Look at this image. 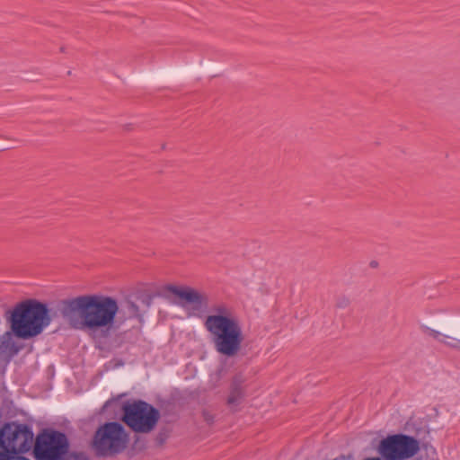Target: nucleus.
<instances>
[{
	"label": "nucleus",
	"mask_w": 460,
	"mask_h": 460,
	"mask_svg": "<svg viewBox=\"0 0 460 460\" xmlns=\"http://www.w3.org/2000/svg\"><path fill=\"white\" fill-rule=\"evenodd\" d=\"M58 309L71 323L79 316L81 327L90 331H109L115 323L120 324L124 322L118 316L121 313L118 301L109 296L83 295L63 299L58 302Z\"/></svg>",
	"instance_id": "nucleus-1"
},
{
	"label": "nucleus",
	"mask_w": 460,
	"mask_h": 460,
	"mask_svg": "<svg viewBox=\"0 0 460 460\" xmlns=\"http://www.w3.org/2000/svg\"><path fill=\"white\" fill-rule=\"evenodd\" d=\"M7 314L13 333L23 340L40 334L52 321L47 304L37 299L22 301Z\"/></svg>",
	"instance_id": "nucleus-2"
},
{
	"label": "nucleus",
	"mask_w": 460,
	"mask_h": 460,
	"mask_svg": "<svg viewBox=\"0 0 460 460\" xmlns=\"http://www.w3.org/2000/svg\"><path fill=\"white\" fill-rule=\"evenodd\" d=\"M66 435L55 429H43L36 437L33 454L36 460H89L84 452L69 451Z\"/></svg>",
	"instance_id": "nucleus-3"
},
{
	"label": "nucleus",
	"mask_w": 460,
	"mask_h": 460,
	"mask_svg": "<svg viewBox=\"0 0 460 460\" xmlns=\"http://www.w3.org/2000/svg\"><path fill=\"white\" fill-rule=\"evenodd\" d=\"M129 441L128 433L118 421H109L95 431L91 447L97 457H110L122 453Z\"/></svg>",
	"instance_id": "nucleus-4"
},
{
	"label": "nucleus",
	"mask_w": 460,
	"mask_h": 460,
	"mask_svg": "<svg viewBox=\"0 0 460 460\" xmlns=\"http://www.w3.org/2000/svg\"><path fill=\"white\" fill-rule=\"evenodd\" d=\"M217 353L232 358L238 354L243 341V333L239 319H216L215 325L206 328Z\"/></svg>",
	"instance_id": "nucleus-5"
},
{
	"label": "nucleus",
	"mask_w": 460,
	"mask_h": 460,
	"mask_svg": "<svg viewBox=\"0 0 460 460\" xmlns=\"http://www.w3.org/2000/svg\"><path fill=\"white\" fill-rule=\"evenodd\" d=\"M121 411V420L135 433H150L161 418L159 410L143 400L124 402Z\"/></svg>",
	"instance_id": "nucleus-6"
},
{
	"label": "nucleus",
	"mask_w": 460,
	"mask_h": 460,
	"mask_svg": "<svg viewBox=\"0 0 460 460\" xmlns=\"http://www.w3.org/2000/svg\"><path fill=\"white\" fill-rule=\"evenodd\" d=\"M33 437L32 429L27 424L5 423L0 429V453L22 456L31 448Z\"/></svg>",
	"instance_id": "nucleus-7"
},
{
	"label": "nucleus",
	"mask_w": 460,
	"mask_h": 460,
	"mask_svg": "<svg viewBox=\"0 0 460 460\" xmlns=\"http://www.w3.org/2000/svg\"><path fill=\"white\" fill-rule=\"evenodd\" d=\"M420 450V442L405 434L389 435L378 446L379 454L385 460H405L414 456Z\"/></svg>",
	"instance_id": "nucleus-8"
},
{
	"label": "nucleus",
	"mask_w": 460,
	"mask_h": 460,
	"mask_svg": "<svg viewBox=\"0 0 460 460\" xmlns=\"http://www.w3.org/2000/svg\"><path fill=\"white\" fill-rule=\"evenodd\" d=\"M164 290L177 296L181 300L180 305L182 306L190 305L194 310H201L208 305V296L190 287H178L169 284L164 287Z\"/></svg>",
	"instance_id": "nucleus-9"
},
{
	"label": "nucleus",
	"mask_w": 460,
	"mask_h": 460,
	"mask_svg": "<svg viewBox=\"0 0 460 460\" xmlns=\"http://www.w3.org/2000/svg\"><path fill=\"white\" fill-rule=\"evenodd\" d=\"M420 328L425 335L433 338L435 341L441 342L451 349L460 350V340L443 334L427 325L422 324Z\"/></svg>",
	"instance_id": "nucleus-10"
},
{
	"label": "nucleus",
	"mask_w": 460,
	"mask_h": 460,
	"mask_svg": "<svg viewBox=\"0 0 460 460\" xmlns=\"http://www.w3.org/2000/svg\"><path fill=\"white\" fill-rule=\"evenodd\" d=\"M212 311L214 314L207 316L204 326L205 328L212 327L215 325L216 319L237 320L238 318L233 314L232 310L224 304L213 306Z\"/></svg>",
	"instance_id": "nucleus-11"
},
{
	"label": "nucleus",
	"mask_w": 460,
	"mask_h": 460,
	"mask_svg": "<svg viewBox=\"0 0 460 460\" xmlns=\"http://www.w3.org/2000/svg\"><path fill=\"white\" fill-rule=\"evenodd\" d=\"M244 380L241 375H236L233 377L230 386V394L227 398V404L229 406H237L243 397V384Z\"/></svg>",
	"instance_id": "nucleus-12"
},
{
	"label": "nucleus",
	"mask_w": 460,
	"mask_h": 460,
	"mask_svg": "<svg viewBox=\"0 0 460 460\" xmlns=\"http://www.w3.org/2000/svg\"><path fill=\"white\" fill-rule=\"evenodd\" d=\"M19 347L12 339L11 332H5L0 340V350L2 352H9L11 357L15 356L20 351Z\"/></svg>",
	"instance_id": "nucleus-13"
},
{
	"label": "nucleus",
	"mask_w": 460,
	"mask_h": 460,
	"mask_svg": "<svg viewBox=\"0 0 460 460\" xmlns=\"http://www.w3.org/2000/svg\"><path fill=\"white\" fill-rule=\"evenodd\" d=\"M126 305L128 314V318H137L139 321V323H142L144 322V319L143 314L140 313L138 305L132 301H128Z\"/></svg>",
	"instance_id": "nucleus-14"
},
{
	"label": "nucleus",
	"mask_w": 460,
	"mask_h": 460,
	"mask_svg": "<svg viewBox=\"0 0 460 460\" xmlns=\"http://www.w3.org/2000/svg\"><path fill=\"white\" fill-rule=\"evenodd\" d=\"M350 301L345 296H341L336 299V306L339 308H346L349 305Z\"/></svg>",
	"instance_id": "nucleus-15"
},
{
	"label": "nucleus",
	"mask_w": 460,
	"mask_h": 460,
	"mask_svg": "<svg viewBox=\"0 0 460 460\" xmlns=\"http://www.w3.org/2000/svg\"><path fill=\"white\" fill-rule=\"evenodd\" d=\"M0 460H30L25 456H10L8 454L0 453Z\"/></svg>",
	"instance_id": "nucleus-16"
},
{
	"label": "nucleus",
	"mask_w": 460,
	"mask_h": 460,
	"mask_svg": "<svg viewBox=\"0 0 460 460\" xmlns=\"http://www.w3.org/2000/svg\"><path fill=\"white\" fill-rule=\"evenodd\" d=\"M202 416H203V419L208 424V425H211L213 424L214 422V415L211 414L209 411H203L202 412Z\"/></svg>",
	"instance_id": "nucleus-17"
},
{
	"label": "nucleus",
	"mask_w": 460,
	"mask_h": 460,
	"mask_svg": "<svg viewBox=\"0 0 460 460\" xmlns=\"http://www.w3.org/2000/svg\"><path fill=\"white\" fill-rule=\"evenodd\" d=\"M142 302L146 307H149L152 302V297L150 296H146L142 298Z\"/></svg>",
	"instance_id": "nucleus-18"
},
{
	"label": "nucleus",
	"mask_w": 460,
	"mask_h": 460,
	"mask_svg": "<svg viewBox=\"0 0 460 460\" xmlns=\"http://www.w3.org/2000/svg\"><path fill=\"white\" fill-rule=\"evenodd\" d=\"M334 460H349V458L344 456H340L339 457H336Z\"/></svg>",
	"instance_id": "nucleus-19"
},
{
	"label": "nucleus",
	"mask_w": 460,
	"mask_h": 460,
	"mask_svg": "<svg viewBox=\"0 0 460 460\" xmlns=\"http://www.w3.org/2000/svg\"><path fill=\"white\" fill-rule=\"evenodd\" d=\"M364 460H382V459L379 457H369V458H366Z\"/></svg>",
	"instance_id": "nucleus-20"
}]
</instances>
